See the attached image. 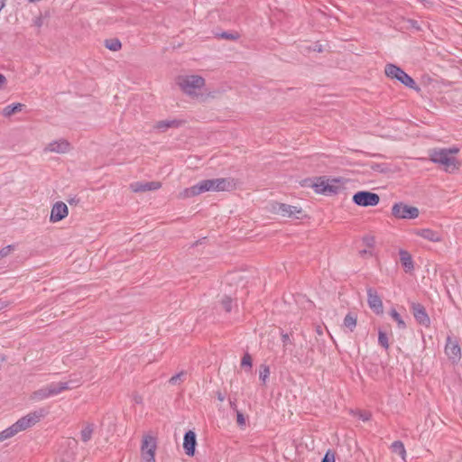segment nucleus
Listing matches in <instances>:
<instances>
[{
	"instance_id": "obj_1",
	"label": "nucleus",
	"mask_w": 462,
	"mask_h": 462,
	"mask_svg": "<svg viewBox=\"0 0 462 462\" xmlns=\"http://www.w3.org/2000/svg\"><path fill=\"white\" fill-rule=\"evenodd\" d=\"M235 187L234 180L229 178H219L213 180H204L198 184L184 189L179 195L180 199H188L198 196L207 191H225L230 190Z\"/></svg>"
},
{
	"instance_id": "obj_2",
	"label": "nucleus",
	"mask_w": 462,
	"mask_h": 462,
	"mask_svg": "<svg viewBox=\"0 0 462 462\" xmlns=\"http://www.w3.org/2000/svg\"><path fill=\"white\" fill-rule=\"evenodd\" d=\"M176 84L180 91L192 99L203 102L207 99L204 91L205 79L197 74H183L176 79Z\"/></svg>"
},
{
	"instance_id": "obj_3",
	"label": "nucleus",
	"mask_w": 462,
	"mask_h": 462,
	"mask_svg": "<svg viewBox=\"0 0 462 462\" xmlns=\"http://www.w3.org/2000/svg\"><path fill=\"white\" fill-rule=\"evenodd\" d=\"M458 152L457 147L434 149L430 152V159L432 162L442 166L446 172L452 173L457 171L461 165L455 157Z\"/></svg>"
},
{
	"instance_id": "obj_4",
	"label": "nucleus",
	"mask_w": 462,
	"mask_h": 462,
	"mask_svg": "<svg viewBox=\"0 0 462 462\" xmlns=\"http://www.w3.org/2000/svg\"><path fill=\"white\" fill-rule=\"evenodd\" d=\"M80 384L79 380L70 379L66 382L51 383L47 384L37 391H34L31 395V400L33 402H41L45 399L59 395L62 392L78 387Z\"/></svg>"
},
{
	"instance_id": "obj_5",
	"label": "nucleus",
	"mask_w": 462,
	"mask_h": 462,
	"mask_svg": "<svg viewBox=\"0 0 462 462\" xmlns=\"http://www.w3.org/2000/svg\"><path fill=\"white\" fill-rule=\"evenodd\" d=\"M346 180L343 178H317L312 183L311 187L317 193L324 195L337 194L346 187Z\"/></svg>"
},
{
	"instance_id": "obj_6",
	"label": "nucleus",
	"mask_w": 462,
	"mask_h": 462,
	"mask_svg": "<svg viewBox=\"0 0 462 462\" xmlns=\"http://www.w3.org/2000/svg\"><path fill=\"white\" fill-rule=\"evenodd\" d=\"M48 411L46 410L39 409L22 417L13 425L16 430L17 433H19L35 425L37 422L41 420V419L45 417Z\"/></svg>"
},
{
	"instance_id": "obj_7",
	"label": "nucleus",
	"mask_w": 462,
	"mask_h": 462,
	"mask_svg": "<svg viewBox=\"0 0 462 462\" xmlns=\"http://www.w3.org/2000/svg\"><path fill=\"white\" fill-rule=\"evenodd\" d=\"M384 72L388 78L395 79L410 88H416V83L413 79L394 64H387L385 66Z\"/></svg>"
},
{
	"instance_id": "obj_8",
	"label": "nucleus",
	"mask_w": 462,
	"mask_h": 462,
	"mask_svg": "<svg viewBox=\"0 0 462 462\" xmlns=\"http://www.w3.org/2000/svg\"><path fill=\"white\" fill-rule=\"evenodd\" d=\"M156 439L151 435H145L142 440L141 457L144 462H155Z\"/></svg>"
},
{
	"instance_id": "obj_9",
	"label": "nucleus",
	"mask_w": 462,
	"mask_h": 462,
	"mask_svg": "<svg viewBox=\"0 0 462 462\" xmlns=\"http://www.w3.org/2000/svg\"><path fill=\"white\" fill-rule=\"evenodd\" d=\"M392 214L400 219H415L419 217V209L416 207L403 203H395L392 208Z\"/></svg>"
},
{
	"instance_id": "obj_10",
	"label": "nucleus",
	"mask_w": 462,
	"mask_h": 462,
	"mask_svg": "<svg viewBox=\"0 0 462 462\" xmlns=\"http://www.w3.org/2000/svg\"><path fill=\"white\" fill-rule=\"evenodd\" d=\"M353 201L361 207H373L379 203L380 198L370 191H358L353 196Z\"/></svg>"
},
{
	"instance_id": "obj_11",
	"label": "nucleus",
	"mask_w": 462,
	"mask_h": 462,
	"mask_svg": "<svg viewBox=\"0 0 462 462\" xmlns=\"http://www.w3.org/2000/svg\"><path fill=\"white\" fill-rule=\"evenodd\" d=\"M271 211L274 214L286 217H291L296 216V214L301 213V209L295 206L278 202L273 203L271 205Z\"/></svg>"
},
{
	"instance_id": "obj_12",
	"label": "nucleus",
	"mask_w": 462,
	"mask_h": 462,
	"mask_svg": "<svg viewBox=\"0 0 462 462\" xmlns=\"http://www.w3.org/2000/svg\"><path fill=\"white\" fill-rule=\"evenodd\" d=\"M71 150V144L65 139L49 143L43 149L44 152L67 153Z\"/></svg>"
},
{
	"instance_id": "obj_13",
	"label": "nucleus",
	"mask_w": 462,
	"mask_h": 462,
	"mask_svg": "<svg viewBox=\"0 0 462 462\" xmlns=\"http://www.w3.org/2000/svg\"><path fill=\"white\" fill-rule=\"evenodd\" d=\"M367 303L370 309L375 314H382L383 312V305L381 298L377 294L376 291L371 287L367 288Z\"/></svg>"
},
{
	"instance_id": "obj_14",
	"label": "nucleus",
	"mask_w": 462,
	"mask_h": 462,
	"mask_svg": "<svg viewBox=\"0 0 462 462\" xmlns=\"http://www.w3.org/2000/svg\"><path fill=\"white\" fill-rule=\"evenodd\" d=\"M69 214V209L64 202H56L51 211L50 221L52 223L59 222L65 218Z\"/></svg>"
},
{
	"instance_id": "obj_15",
	"label": "nucleus",
	"mask_w": 462,
	"mask_h": 462,
	"mask_svg": "<svg viewBox=\"0 0 462 462\" xmlns=\"http://www.w3.org/2000/svg\"><path fill=\"white\" fill-rule=\"evenodd\" d=\"M445 353L449 359L453 361L459 360L461 357V350L457 341L452 340V338L448 337L445 346Z\"/></svg>"
},
{
	"instance_id": "obj_16",
	"label": "nucleus",
	"mask_w": 462,
	"mask_h": 462,
	"mask_svg": "<svg viewBox=\"0 0 462 462\" xmlns=\"http://www.w3.org/2000/svg\"><path fill=\"white\" fill-rule=\"evenodd\" d=\"M411 310L415 319L421 325L429 327L430 319L425 310V308L420 303H412Z\"/></svg>"
},
{
	"instance_id": "obj_17",
	"label": "nucleus",
	"mask_w": 462,
	"mask_h": 462,
	"mask_svg": "<svg viewBox=\"0 0 462 462\" xmlns=\"http://www.w3.org/2000/svg\"><path fill=\"white\" fill-rule=\"evenodd\" d=\"M413 234L430 242L439 243L442 241L441 234L430 228L415 229Z\"/></svg>"
},
{
	"instance_id": "obj_18",
	"label": "nucleus",
	"mask_w": 462,
	"mask_h": 462,
	"mask_svg": "<svg viewBox=\"0 0 462 462\" xmlns=\"http://www.w3.org/2000/svg\"><path fill=\"white\" fill-rule=\"evenodd\" d=\"M162 184L159 181H149V182H143V181H136L130 185V189L134 192H143L148 190H156L161 188Z\"/></svg>"
},
{
	"instance_id": "obj_19",
	"label": "nucleus",
	"mask_w": 462,
	"mask_h": 462,
	"mask_svg": "<svg viewBox=\"0 0 462 462\" xmlns=\"http://www.w3.org/2000/svg\"><path fill=\"white\" fill-rule=\"evenodd\" d=\"M196 447V434L189 430L184 435L183 448L188 456H193Z\"/></svg>"
},
{
	"instance_id": "obj_20",
	"label": "nucleus",
	"mask_w": 462,
	"mask_h": 462,
	"mask_svg": "<svg viewBox=\"0 0 462 462\" xmlns=\"http://www.w3.org/2000/svg\"><path fill=\"white\" fill-rule=\"evenodd\" d=\"M400 260L406 272H410L413 269L411 255L407 251H400Z\"/></svg>"
},
{
	"instance_id": "obj_21",
	"label": "nucleus",
	"mask_w": 462,
	"mask_h": 462,
	"mask_svg": "<svg viewBox=\"0 0 462 462\" xmlns=\"http://www.w3.org/2000/svg\"><path fill=\"white\" fill-rule=\"evenodd\" d=\"M357 316L353 312H348L345 319L343 325L348 331L353 332L356 327Z\"/></svg>"
},
{
	"instance_id": "obj_22",
	"label": "nucleus",
	"mask_w": 462,
	"mask_h": 462,
	"mask_svg": "<svg viewBox=\"0 0 462 462\" xmlns=\"http://www.w3.org/2000/svg\"><path fill=\"white\" fill-rule=\"evenodd\" d=\"M23 107V105L21 103L11 104L9 106H6L3 109L2 114L4 116L9 117V116L14 115L15 113L22 111Z\"/></svg>"
},
{
	"instance_id": "obj_23",
	"label": "nucleus",
	"mask_w": 462,
	"mask_h": 462,
	"mask_svg": "<svg viewBox=\"0 0 462 462\" xmlns=\"http://www.w3.org/2000/svg\"><path fill=\"white\" fill-rule=\"evenodd\" d=\"M391 449L393 453L398 454L402 460H405L406 457V450L404 448V445L402 441H394L392 446Z\"/></svg>"
},
{
	"instance_id": "obj_24",
	"label": "nucleus",
	"mask_w": 462,
	"mask_h": 462,
	"mask_svg": "<svg viewBox=\"0 0 462 462\" xmlns=\"http://www.w3.org/2000/svg\"><path fill=\"white\" fill-rule=\"evenodd\" d=\"M94 432V425L93 424H87L84 426V428L80 431V438L82 441L88 442L91 439L92 434Z\"/></svg>"
},
{
	"instance_id": "obj_25",
	"label": "nucleus",
	"mask_w": 462,
	"mask_h": 462,
	"mask_svg": "<svg viewBox=\"0 0 462 462\" xmlns=\"http://www.w3.org/2000/svg\"><path fill=\"white\" fill-rule=\"evenodd\" d=\"M389 314L392 317V319L397 323V326L400 329H404L406 328L404 320L395 309H392Z\"/></svg>"
},
{
	"instance_id": "obj_26",
	"label": "nucleus",
	"mask_w": 462,
	"mask_h": 462,
	"mask_svg": "<svg viewBox=\"0 0 462 462\" xmlns=\"http://www.w3.org/2000/svg\"><path fill=\"white\" fill-rule=\"evenodd\" d=\"M105 46L113 51H117L121 49L122 44L118 39H108L105 42Z\"/></svg>"
},
{
	"instance_id": "obj_27",
	"label": "nucleus",
	"mask_w": 462,
	"mask_h": 462,
	"mask_svg": "<svg viewBox=\"0 0 462 462\" xmlns=\"http://www.w3.org/2000/svg\"><path fill=\"white\" fill-rule=\"evenodd\" d=\"M17 434L16 430L14 429V425H11L7 429L4 430L0 432V442L10 439Z\"/></svg>"
},
{
	"instance_id": "obj_28",
	"label": "nucleus",
	"mask_w": 462,
	"mask_h": 462,
	"mask_svg": "<svg viewBox=\"0 0 462 462\" xmlns=\"http://www.w3.org/2000/svg\"><path fill=\"white\" fill-rule=\"evenodd\" d=\"M177 122L176 121H169V120H163V121H159L156 123L155 125V128L161 132H163L165 131L166 129L170 128V127H172V126H175L177 125Z\"/></svg>"
},
{
	"instance_id": "obj_29",
	"label": "nucleus",
	"mask_w": 462,
	"mask_h": 462,
	"mask_svg": "<svg viewBox=\"0 0 462 462\" xmlns=\"http://www.w3.org/2000/svg\"><path fill=\"white\" fill-rule=\"evenodd\" d=\"M378 343L381 346H383L384 349L389 348V340L387 335L382 331L379 330L378 332Z\"/></svg>"
},
{
	"instance_id": "obj_30",
	"label": "nucleus",
	"mask_w": 462,
	"mask_h": 462,
	"mask_svg": "<svg viewBox=\"0 0 462 462\" xmlns=\"http://www.w3.org/2000/svg\"><path fill=\"white\" fill-rule=\"evenodd\" d=\"M363 244L365 247L373 249L375 245V238L373 236L367 235L363 237Z\"/></svg>"
},
{
	"instance_id": "obj_31",
	"label": "nucleus",
	"mask_w": 462,
	"mask_h": 462,
	"mask_svg": "<svg viewBox=\"0 0 462 462\" xmlns=\"http://www.w3.org/2000/svg\"><path fill=\"white\" fill-rule=\"evenodd\" d=\"M269 375H270L269 366H267L265 365H261L259 376H260V379L263 381V383L266 382Z\"/></svg>"
},
{
	"instance_id": "obj_32",
	"label": "nucleus",
	"mask_w": 462,
	"mask_h": 462,
	"mask_svg": "<svg viewBox=\"0 0 462 462\" xmlns=\"http://www.w3.org/2000/svg\"><path fill=\"white\" fill-rule=\"evenodd\" d=\"M242 366H248L249 368L252 367V357L249 354H245L241 361Z\"/></svg>"
},
{
	"instance_id": "obj_33",
	"label": "nucleus",
	"mask_w": 462,
	"mask_h": 462,
	"mask_svg": "<svg viewBox=\"0 0 462 462\" xmlns=\"http://www.w3.org/2000/svg\"><path fill=\"white\" fill-rule=\"evenodd\" d=\"M222 306H223V308H224L226 311H230V310H231V307H232V300H231V298H229V297H225V298L222 300Z\"/></svg>"
},
{
	"instance_id": "obj_34",
	"label": "nucleus",
	"mask_w": 462,
	"mask_h": 462,
	"mask_svg": "<svg viewBox=\"0 0 462 462\" xmlns=\"http://www.w3.org/2000/svg\"><path fill=\"white\" fill-rule=\"evenodd\" d=\"M14 250L13 245H7L0 250V258L7 256Z\"/></svg>"
},
{
	"instance_id": "obj_35",
	"label": "nucleus",
	"mask_w": 462,
	"mask_h": 462,
	"mask_svg": "<svg viewBox=\"0 0 462 462\" xmlns=\"http://www.w3.org/2000/svg\"><path fill=\"white\" fill-rule=\"evenodd\" d=\"M185 373L184 372H180L175 375H173L171 379H170V383H172V384H176L178 383V381L181 380L182 376H184Z\"/></svg>"
},
{
	"instance_id": "obj_36",
	"label": "nucleus",
	"mask_w": 462,
	"mask_h": 462,
	"mask_svg": "<svg viewBox=\"0 0 462 462\" xmlns=\"http://www.w3.org/2000/svg\"><path fill=\"white\" fill-rule=\"evenodd\" d=\"M33 24L38 28L42 27L43 25V17L42 15L35 17L33 19Z\"/></svg>"
},
{
	"instance_id": "obj_37",
	"label": "nucleus",
	"mask_w": 462,
	"mask_h": 462,
	"mask_svg": "<svg viewBox=\"0 0 462 462\" xmlns=\"http://www.w3.org/2000/svg\"><path fill=\"white\" fill-rule=\"evenodd\" d=\"M236 420L240 426H244L245 424V419L241 412H237Z\"/></svg>"
},
{
	"instance_id": "obj_38",
	"label": "nucleus",
	"mask_w": 462,
	"mask_h": 462,
	"mask_svg": "<svg viewBox=\"0 0 462 462\" xmlns=\"http://www.w3.org/2000/svg\"><path fill=\"white\" fill-rule=\"evenodd\" d=\"M361 255H372L373 254V249L365 247L364 250L360 251Z\"/></svg>"
},
{
	"instance_id": "obj_39",
	"label": "nucleus",
	"mask_w": 462,
	"mask_h": 462,
	"mask_svg": "<svg viewBox=\"0 0 462 462\" xmlns=\"http://www.w3.org/2000/svg\"><path fill=\"white\" fill-rule=\"evenodd\" d=\"M321 462H335V459L333 456L329 457L328 454H326Z\"/></svg>"
},
{
	"instance_id": "obj_40",
	"label": "nucleus",
	"mask_w": 462,
	"mask_h": 462,
	"mask_svg": "<svg viewBox=\"0 0 462 462\" xmlns=\"http://www.w3.org/2000/svg\"><path fill=\"white\" fill-rule=\"evenodd\" d=\"M360 418H361L363 420H368L370 419V413H368V412L361 413V414H360Z\"/></svg>"
},
{
	"instance_id": "obj_41",
	"label": "nucleus",
	"mask_w": 462,
	"mask_h": 462,
	"mask_svg": "<svg viewBox=\"0 0 462 462\" xmlns=\"http://www.w3.org/2000/svg\"><path fill=\"white\" fill-rule=\"evenodd\" d=\"M6 82V79L3 74H0V88L4 87Z\"/></svg>"
},
{
	"instance_id": "obj_42",
	"label": "nucleus",
	"mask_w": 462,
	"mask_h": 462,
	"mask_svg": "<svg viewBox=\"0 0 462 462\" xmlns=\"http://www.w3.org/2000/svg\"><path fill=\"white\" fill-rule=\"evenodd\" d=\"M8 305V302L3 300H0V311L5 309Z\"/></svg>"
},
{
	"instance_id": "obj_43",
	"label": "nucleus",
	"mask_w": 462,
	"mask_h": 462,
	"mask_svg": "<svg viewBox=\"0 0 462 462\" xmlns=\"http://www.w3.org/2000/svg\"><path fill=\"white\" fill-rule=\"evenodd\" d=\"M5 6V0H0V12Z\"/></svg>"
},
{
	"instance_id": "obj_44",
	"label": "nucleus",
	"mask_w": 462,
	"mask_h": 462,
	"mask_svg": "<svg viewBox=\"0 0 462 462\" xmlns=\"http://www.w3.org/2000/svg\"><path fill=\"white\" fill-rule=\"evenodd\" d=\"M288 340H289V335L288 334H283L282 335V341H283V343H286Z\"/></svg>"
},
{
	"instance_id": "obj_45",
	"label": "nucleus",
	"mask_w": 462,
	"mask_h": 462,
	"mask_svg": "<svg viewBox=\"0 0 462 462\" xmlns=\"http://www.w3.org/2000/svg\"><path fill=\"white\" fill-rule=\"evenodd\" d=\"M222 37H223V38H226V39H232V38H233V36H232V35H230V34H228V33H226V32L222 34Z\"/></svg>"
},
{
	"instance_id": "obj_46",
	"label": "nucleus",
	"mask_w": 462,
	"mask_h": 462,
	"mask_svg": "<svg viewBox=\"0 0 462 462\" xmlns=\"http://www.w3.org/2000/svg\"><path fill=\"white\" fill-rule=\"evenodd\" d=\"M218 399H219V401H221V402H222V401H224V397H223L221 394H219V395H218Z\"/></svg>"
}]
</instances>
